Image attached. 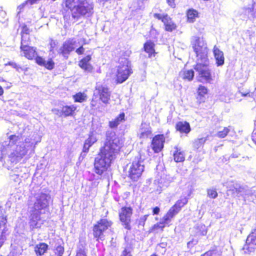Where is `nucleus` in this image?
<instances>
[{"label": "nucleus", "mask_w": 256, "mask_h": 256, "mask_svg": "<svg viewBox=\"0 0 256 256\" xmlns=\"http://www.w3.org/2000/svg\"><path fill=\"white\" fill-rule=\"evenodd\" d=\"M123 146V141L114 132L108 131L104 146L95 158L94 171L101 176L110 166Z\"/></svg>", "instance_id": "f257e3e1"}, {"label": "nucleus", "mask_w": 256, "mask_h": 256, "mask_svg": "<svg viewBox=\"0 0 256 256\" xmlns=\"http://www.w3.org/2000/svg\"><path fill=\"white\" fill-rule=\"evenodd\" d=\"M32 143L27 138L24 142L20 136L11 135L3 142H0V162L3 164H16L20 162L32 148Z\"/></svg>", "instance_id": "f03ea898"}, {"label": "nucleus", "mask_w": 256, "mask_h": 256, "mask_svg": "<svg viewBox=\"0 0 256 256\" xmlns=\"http://www.w3.org/2000/svg\"><path fill=\"white\" fill-rule=\"evenodd\" d=\"M191 43L196 56V64L194 66V69L197 72L196 78L201 82L211 83L213 78L208 67L206 44L203 39L196 36L192 37Z\"/></svg>", "instance_id": "7ed1b4c3"}, {"label": "nucleus", "mask_w": 256, "mask_h": 256, "mask_svg": "<svg viewBox=\"0 0 256 256\" xmlns=\"http://www.w3.org/2000/svg\"><path fill=\"white\" fill-rule=\"evenodd\" d=\"M66 7L70 10L72 16H89L92 13L93 5L87 0H66Z\"/></svg>", "instance_id": "20e7f679"}, {"label": "nucleus", "mask_w": 256, "mask_h": 256, "mask_svg": "<svg viewBox=\"0 0 256 256\" xmlns=\"http://www.w3.org/2000/svg\"><path fill=\"white\" fill-rule=\"evenodd\" d=\"M188 199L184 197L178 200L160 220V221L154 226V229L160 228L162 230L166 226L170 225V222L174 217L178 214L182 207L187 204Z\"/></svg>", "instance_id": "39448f33"}, {"label": "nucleus", "mask_w": 256, "mask_h": 256, "mask_svg": "<svg viewBox=\"0 0 256 256\" xmlns=\"http://www.w3.org/2000/svg\"><path fill=\"white\" fill-rule=\"evenodd\" d=\"M132 73V71L128 60L125 58H120L116 74L118 82L120 84L126 81Z\"/></svg>", "instance_id": "423d86ee"}, {"label": "nucleus", "mask_w": 256, "mask_h": 256, "mask_svg": "<svg viewBox=\"0 0 256 256\" xmlns=\"http://www.w3.org/2000/svg\"><path fill=\"white\" fill-rule=\"evenodd\" d=\"M34 198L35 201L32 210L44 214L48 207L50 196L41 192L36 194Z\"/></svg>", "instance_id": "0eeeda50"}, {"label": "nucleus", "mask_w": 256, "mask_h": 256, "mask_svg": "<svg viewBox=\"0 0 256 256\" xmlns=\"http://www.w3.org/2000/svg\"><path fill=\"white\" fill-rule=\"evenodd\" d=\"M144 170L143 161L140 158H136L130 166L128 177L133 181H137Z\"/></svg>", "instance_id": "6e6552de"}, {"label": "nucleus", "mask_w": 256, "mask_h": 256, "mask_svg": "<svg viewBox=\"0 0 256 256\" xmlns=\"http://www.w3.org/2000/svg\"><path fill=\"white\" fill-rule=\"evenodd\" d=\"M132 213V210L130 207H124L121 208L119 213V216L120 221L124 226L126 228L130 229V218Z\"/></svg>", "instance_id": "1a4fd4ad"}, {"label": "nucleus", "mask_w": 256, "mask_h": 256, "mask_svg": "<svg viewBox=\"0 0 256 256\" xmlns=\"http://www.w3.org/2000/svg\"><path fill=\"white\" fill-rule=\"evenodd\" d=\"M27 38V34H23L22 36L20 49L22 53L21 54V55L24 56L28 59L32 60L36 56V53L35 48L27 46V43L24 42V38Z\"/></svg>", "instance_id": "9d476101"}, {"label": "nucleus", "mask_w": 256, "mask_h": 256, "mask_svg": "<svg viewBox=\"0 0 256 256\" xmlns=\"http://www.w3.org/2000/svg\"><path fill=\"white\" fill-rule=\"evenodd\" d=\"M110 226V222L106 219L101 220L94 228V234L98 239L102 238L103 232Z\"/></svg>", "instance_id": "9b49d317"}, {"label": "nucleus", "mask_w": 256, "mask_h": 256, "mask_svg": "<svg viewBox=\"0 0 256 256\" xmlns=\"http://www.w3.org/2000/svg\"><path fill=\"white\" fill-rule=\"evenodd\" d=\"M238 14L242 18H256V0H252V6L241 8L238 11Z\"/></svg>", "instance_id": "f8f14e48"}, {"label": "nucleus", "mask_w": 256, "mask_h": 256, "mask_svg": "<svg viewBox=\"0 0 256 256\" xmlns=\"http://www.w3.org/2000/svg\"><path fill=\"white\" fill-rule=\"evenodd\" d=\"M94 92L99 96L100 100L104 104H108L110 99V92L108 88L101 84H97Z\"/></svg>", "instance_id": "ddd939ff"}, {"label": "nucleus", "mask_w": 256, "mask_h": 256, "mask_svg": "<svg viewBox=\"0 0 256 256\" xmlns=\"http://www.w3.org/2000/svg\"><path fill=\"white\" fill-rule=\"evenodd\" d=\"M76 44V40L74 38H69L66 40L62 46L60 48L59 52L63 56L68 58L70 53L74 50V46Z\"/></svg>", "instance_id": "4468645a"}, {"label": "nucleus", "mask_w": 256, "mask_h": 256, "mask_svg": "<svg viewBox=\"0 0 256 256\" xmlns=\"http://www.w3.org/2000/svg\"><path fill=\"white\" fill-rule=\"evenodd\" d=\"M42 214V213H39V212L31 210L29 222L31 230L40 228L44 224V220L42 219L40 216V214Z\"/></svg>", "instance_id": "2eb2a0df"}, {"label": "nucleus", "mask_w": 256, "mask_h": 256, "mask_svg": "<svg viewBox=\"0 0 256 256\" xmlns=\"http://www.w3.org/2000/svg\"><path fill=\"white\" fill-rule=\"evenodd\" d=\"M256 249V235L249 234L246 240L242 250L244 254H250Z\"/></svg>", "instance_id": "dca6fc26"}, {"label": "nucleus", "mask_w": 256, "mask_h": 256, "mask_svg": "<svg viewBox=\"0 0 256 256\" xmlns=\"http://www.w3.org/2000/svg\"><path fill=\"white\" fill-rule=\"evenodd\" d=\"M164 138L163 134L156 136L152 140V147L155 152H160L164 147Z\"/></svg>", "instance_id": "f3484780"}, {"label": "nucleus", "mask_w": 256, "mask_h": 256, "mask_svg": "<svg viewBox=\"0 0 256 256\" xmlns=\"http://www.w3.org/2000/svg\"><path fill=\"white\" fill-rule=\"evenodd\" d=\"M152 128L149 124L143 122L142 124L138 134V137L140 139L144 140L152 136Z\"/></svg>", "instance_id": "a211bd4d"}, {"label": "nucleus", "mask_w": 256, "mask_h": 256, "mask_svg": "<svg viewBox=\"0 0 256 256\" xmlns=\"http://www.w3.org/2000/svg\"><path fill=\"white\" fill-rule=\"evenodd\" d=\"M91 60V56L90 55L84 58L79 62L78 66L86 72H91L93 70V67L90 62Z\"/></svg>", "instance_id": "6ab92c4d"}, {"label": "nucleus", "mask_w": 256, "mask_h": 256, "mask_svg": "<svg viewBox=\"0 0 256 256\" xmlns=\"http://www.w3.org/2000/svg\"><path fill=\"white\" fill-rule=\"evenodd\" d=\"M214 54L216 60V64L217 66H219L224 65V53L216 46H214Z\"/></svg>", "instance_id": "aec40b11"}, {"label": "nucleus", "mask_w": 256, "mask_h": 256, "mask_svg": "<svg viewBox=\"0 0 256 256\" xmlns=\"http://www.w3.org/2000/svg\"><path fill=\"white\" fill-rule=\"evenodd\" d=\"M162 22L165 26V30L166 31L172 32L176 28V25L172 22L171 18L168 16H164Z\"/></svg>", "instance_id": "412c9836"}, {"label": "nucleus", "mask_w": 256, "mask_h": 256, "mask_svg": "<svg viewBox=\"0 0 256 256\" xmlns=\"http://www.w3.org/2000/svg\"><path fill=\"white\" fill-rule=\"evenodd\" d=\"M176 129L182 133L186 134L190 132V128L189 123L186 122H179L176 124Z\"/></svg>", "instance_id": "4be33fe9"}, {"label": "nucleus", "mask_w": 256, "mask_h": 256, "mask_svg": "<svg viewBox=\"0 0 256 256\" xmlns=\"http://www.w3.org/2000/svg\"><path fill=\"white\" fill-rule=\"evenodd\" d=\"M100 98H98L96 95V92H94V96L90 102V107L92 108L96 109L98 111L102 112V106L100 102Z\"/></svg>", "instance_id": "5701e85b"}, {"label": "nucleus", "mask_w": 256, "mask_h": 256, "mask_svg": "<svg viewBox=\"0 0 256 256\" xmlns=\"http://www.w3.org/2000/svg\"><path fill=\"white\" fill-rule=\"evenodd\" d=\"M175 151L174 154V160L178 162H182L184 160V154L181 148L178 146L174 148Z\"/></svg>", "instance_id": "b1692460"}, {"label": "nucleus", "mask_w": 256, "mask_h": 256, "mask_svg": "<svg viewBox=\"0 0 256 256\" xmlns=\"http://www.w3.org/2000/svg\"><path fill=\"white\" fill-rule=\"evenodd\" d=\"M124 113L122 112L114 120L109 122L110 127L112 128H116L118 125L124 121Z\"/></svg>", "instance_id": "393cba45"}, {"label": "nucleus", "mask_w": 256, "mask_h": 256, "mask_svg": "<svg viewBox=\"0 0 256 256\" xmlns=\"http://www.w3.org/2000/svg\"><path fill=\"white\" fill-rule=\"evenodd\" d=\"M48 248V244L44 242H42L34 246V252L37 256H42L46 252Z\"/></svg>", "instance_id": "a878e982"}, {"label": "nucleus", "mask_w": 256, "mask_h": 256, "mask_svg": "<svg viewBox=\"0 0 256 256\" xmlns=\"http://www.w3.org/2000/svg\"><path fill=\"white\" fill-rule=\"evenodd\" d=\"M180 76L184 80L191 81L194 76V71L192 70H184L180 72Z\"/></svg>", "instance_id": "bb28decb"}, {"label": "nucleus", "mask_w": 256, "mask_h": 256, "mask_svg": "<svg viewBox=\"0 0 256 256\" xmlns=\"http://www.w3.org/2000/svg\"><path fill=\"white\" fill-rule=\"evenodd\" d=\"M154 44L151 41L146 42L144 45V49L145 52L148 54V56L151 57L152 54L154 56Z\"/></svg>", "instance_id": "cd10ccee"}, {"label": "nucleus", "mask_w": 256, "mask_h": 256, "mask_svg": "<svg viewBox=\"0 0 256 256\" xmlns=\"http://www.w3.org/2000/svg\"><path fill=\"white\" fill-rule=\"evenodd\" d=\"M76 109V107L74 105L66 106L62 108V112L64 116H72Z\"/></svg>", "instance_id": "c85d7f7f"}, {"label": "nucleus", "mask_w": 256, "mask_h": 256, "mask_svg": "<svg viewBox=\"0 0 256 256\" xmlns=\"http://www.w3.org/2000/svg\"><path fill=\"white\" fill-rule=\"evenodd\" d=\"M230 130V126L220 128L216 134V136L220 138H224L229 133Z\"/></svg>", "instance_id": "c756f323"}, {"label": "nucleus", "mask_w": 256, "mask_h": 256, "mask_svg": "<svg viewBox=\"0 0 256 256\" xmlns=\"http://www.w3.org/2000/svg\"><path fill=\"white\" fill-rule=\"evenodd\" d=\"M196 232L198 236H205L207 234V228L205 225L200 224H198L196 227Z\"/></svg>", "instance_id": "7c9ffc66"}, {"label": "nucleus", "mask_w": 256, "mask_h": 256, "mask_svg": "<svg viewBox=\"0 0 256 256\" xmlns=\"http://www.w3.org/2000/svg\"><path fill=\"white\" fill-rule=\"evenodd\" d=\"M198 16V12L194 10H189L187 12L188 21L190 22H194L196 18Z\"/></svg>", "instance_id": "2f4dec72"}, {"label": "nucleus", "mask_w": 256, "mask_h": 256, "mask_svg": "<svg viewBox=\"0 0 256 256\" xmlns=\"http://www.w3.org/2000/svg\"><path fill=\"white\" fill-rule=\"evenodd\" d=\"M244 190V188L238 184L236 183L233 184L232 186H230L228 190L232 191L234 194L235 193L238 194L242 193Z\"/></svg>", "instance_id": "473e14b6"}, {"label": "nucleus", "mask_w": 256, "mask_h": 256, "mask_svg": "<svg viewBox=\"0 0 256 256\" xmlns=\"http://www.w3.org/2000/svg\"><path fill=\"white\" fill-rule=\"evenodd\" d=\"M75 102H82L87 99V96L84 93L78 92L73 96Z\"/></svg>", "instance_id": "72a5a7b5"}, {"label": "nucleus", "mask_w": 256, "mask_h": 256, "mask_svg": "<svg viewBox=\"0 0 256 256\" xmlns=\"http://www.w3.org/2000/svg\"><path fill=\"white\" fill-rule=\"evenodd\" d=\"M54 251L57 256H62L64 252V246L60 244H56Z\"/></svg>", "instance_id": "f704fd0d"}, {"label": "nucleus", "mask_w": 256, "mask_h": 256, "mask_svg": "<svg viewBox=\"0 0 256 256\" xmlns=\"http://www.w3.org/2000/svg\"><path fill=\"white\" fill-rule=\"evenodd\" d=\"M76 256H87L84 246L82 244H80L78 245Z\"/></svg>", "instance_id": "c9c22d12"}, {"label": "nucleus", "mask_w": 256, "mask_h": 256, "mask_svg": "<svg viewBox=\"0 0 256 256\" xmlns=\"http://www.w3.org/2000/svg\"><path fill=\"white\" fill-rule=\"evenodd\" d=\"M206 140V138H202L195 140L194 142V147L197 149L198 148L205 143Z\"/></svg>", "instance_id": "e433bc0d"}, {"label": "nucleus", "mask_w": 256, "mask_h": 256, "mask_svg": "<svg viewBox=\"0 0 256 256\" xmlns=\"http://www.w3.org/2000/svg\"><path fill=\"white\" fill-rule=\"evenodd\" d=\"M208 196L212 198H215L218 196V193L214 188H210L207 190Z\"/></svg>", "instance_id": "4c0bfd02"}, {"label": "nucleus", "mask_w": 256, "mask_h": 256, "mask_svg": "<svg viewBox=\"0 0 256 256\" xmlns=\"http://www.w3.org/2000/svg\"><path fill=\"white\" fill-rule=\"evenodd\" d=\"M10 178L12 180L15 182H19L20 181V174L18 172L15 173L12 172L10 173Z\"/></svg>", "instance_id": "58836bf2"}, {"label": "nucleus", "mask_w": 256, "mask_h": 256, "mask_svg": "<svg viewBox=\"0 0 256 256\" xmlns=\"http://www.w3.org/2000/svg\"><path fill=\"white\" fill-rule=\"evenodd\" d=\"M198 94L200 96H203L208 92L206 88L203 86H200L198 88Z\"/></svg>", "instance_id": "ea45409f"}, {"label": "nucleus", "mask_w": 256, "mask_h": 256, "mask_svg": "<svg viewBox=\"0 0 256 256\" xmlns=\"http://www.w3.org/2000/svg\"><path fill=\"white\" fill-rule=\"evenodd\" d=\"M97 140V138L95 136L94 134H90L89 136V138L86 140V142L92 146L94 143H95Z\"/></svg>", "instance_id": "a19ab883"}, {"label": "nucleus", "mask_w": 256, "mask_h": 256, "mask_svg": "<svg viewBox=\"0 0 256 256\" xmlns=\"http://www.w3.org/2000/svg\"><path fill=\"white\" fill-rule=\"evenodd\" d=\"M54 63L52 59H49L47 61L46 60L44 66L48 70H52L54 68Z\"/></svg>", "instance_id": "79ce46f5"}, {"label": "nucleus", "mask_w": 256, "mask_h": 256, "mask_svg": "<svg viewBox=\"0 0 256 256\" xmlns=\"http://www.w3.org/2000/svg\"><path fill=\"white\" fill-rule=\"evenodd\" d=\"M121 256H132L131 254V248L130 247H126L124 250Z\"/></svg>", "instance_id": "37998d69"}, {"label": "nucleus", "mask_w": 256, "mask_h": 256, "mask_svg": "<svg viewBox=\"0 0 256 256\" xmlns=\"http://www.w3.org/2000/svg\"><path fill=\"white\" fill-rule=\"evenodd\" d=\"M6 66H10L15 68L16 70H19L21 68L20 66L13 62H10L8 64H5Z\"/></svg>", "instance_id": "c03bdc74"}, {"label": "nucleus", "mask_w": 256, "mask_h": 256, "mask_svg": "<svg viewBox=\"0 0 256 256\" xmlns=\"http://www.w3.org/2000/svg\"><path fill=\"white\" fill-rule=\"evenodd\" d=\"M36 60L38 64L44 66L46 60L42 57L37 56L36 58Z\"/></svg>", "instance_id": "a18cd8bd"}, {"label": "nucleus", "mask_w": 256, "mask_h": 256, "mask_svg": "<svg viewBox=\"0 0 256 256\" xmlns=\"http://www.w3.org/2000/svg\"><path fill=\"white\" fill-rule=\"evenodd\" d=\"M91 146H92L88 144L85 142L83 147L82 152L84 153H87L88 152L89 148Z\"/></svg>", "instance_id": "49530a36"}, {"label": "nucleus", "mask_w": 256, "mask_h": 256, "mask_svg": "<svg viewBox=\"0 0 256 256\" xmlns=\"http://www.w3.org/2000/svg\"><path fill=\"white\" fill-rule=\"evenodd\" d=\"M23 34H27V36H28V38H24V40H24V42H26L27 39L29 38V36H28V29L26 28V26H24L23 28H22V36Z\"/></svg>", "instance_id": "de8ad7c7"}, {"label": "nucleus", "mask_w": 256, "mask_h": 256, "mask_svg": "<svg viewBox=\"0 0 256 256\" xmlns=\"http://www.w3.org/2000/svg\"><path fill=\"white\" fill-rule=\"evenodd\" d=\"M148 215H144L142 217L140 218V220L139 224L144 226V222L148 218Z\"/></svg>", "instance_id": "09e8293b"}, {"label": "nucleus", "mask_w": 256, "mask_h": 256, "mask_svg": "<svg viewBox=\"0 0 256 256\" xmlns=\"http://www.w3.org/2000/svg\"><path fill=\"white\" fill-rule=\"evenodd\" d=\"M84 48H83L82 46H80L79 48H77L76 50V52L78 54H84Z\"/></svg>", "instance_id": "8fccbe9b"}, {"label": "nucleus", "mask_w": 256, "mask_h": 256, "mask_svg": "<svg viewBox=\"0 0 256 256\" xmlns=\"http://www.w3.org/2000/svg\"><path fill=\"white\" fill-rule=\"evenodd\" d=\"M26 4H29V2H28V0H26L24 2L20 4L18 7V8L20 10H21Z\"/></svg>", "instance_id": "3c124183"}, {"label": "nucleus", "mask_w": 256, "mask_h": 256, "mask_svg": "<svg viewBox=\"0 0 256 256\" xmlns=\"http://www.w3.org/2000/svg\"><path fill=\"white\" fill-rule=\"evenodd\" d=\"M52 112L56 114H57V115H58L60 116L62 115V110H60L58 109H56V108H54V109H52Z\"/></svg>", "instance_id": "603ef678"}, {"label": "nucleus", "mask_w": 256, "mask_h": 256, "mask_svg": "<svg viewBox=\"0 0 256 256\" xmlns=\"http://www.w3.org/2000/svg\"><path fill=\"white\" fill-rule=\"evenodd\" d=\"M56 42L54 40H51L50 42V51H52V50L56 46Z\"/></svg>", "instance_id": "864d4df0"}, {"label": "nucleus", "mask_w": 256, "mask_h": 256, "mask_svg": "<svg viewBox=\"0 0 256 256\" xmlns=\"http://www.w3.org/2000/svg\"><path fill=\"white\" fill-rule=\"evenodd\" d=\"M160 209L158 207L156 206L153 208L152 213L153 214H158L160 212Z\"/></svg>", "instance_id": "5fc2aeb1"}, {"label": "nucleus", "mask_w": 256, "mask_h": 256, "mask_svg": "<svg viewBox=\"0 0 256 256\" xmlns=\"http://www.w3.org/2000/svg\"><path fill=\"white\" fill-rule=\"evenodd\" d=\"M174 1V0H167V2L171 7L174 8L175 6Z\"/></svg>", "instance_id": "6e6d98bb"}, {"label": "nucleus", "mask_w": 256, "mask_h": 256, "mask_svg": "<svg viewBox=\"0 0 256 256\" xmlns=\"http://www.w3.org/2000/svg\"><path fill=\"white\" fill-rule=\"evenodd\" d=\"M154 16L155 18H158V20H162V18L164 17V16H162L160 14H154Z\"/></svg>", "instance_id": "4d7b16f0"}, {"label": "nucleus", "mask_w": 256, "mask_h": 256, "mask_svg": "<svg viewBox=\"0 0 256 256\" xmlns=\"http://www.w3.org/2000/svg\"><path fill=\"white\" fill-rule=\"evenodd\" d=\"M252 141L256 144V132H252Z\"/></svg>", "instance_id": "13d9d810"}, {"label": "nucleus", "mask_w": 256, "mask_h": 256, "mask_svg": "<svg viewBox=\"0 0 256 256\" xmlns=\"http://www.w3.org/2000/svg\"><path fill=\"white\" fill-rule=\"evenodd\" d=\"M240 93L241 94L242 96H250L248 92H246V93H244V92H240Z\"/></svg>", "instance_id": "bf43d9fd"}, {"label": "nucleus", "mask_w": 256, "mask_h": 256, "mask_svg": "<svg viewBox=\"0 0 256 256\" xmlns=\"http://www.w3.org/2000/svg\"><path fill=\"white\" fill-rule=\"evenodd\" d=\"M0 13L1 15H2V16H4V17H5V16H6V13L2 11H2L0 12Z\"/></svg>", "instance_id": "052dcab7"}, {"label": "nucleus", "mask_w": 256, "mask_h": 256, "mask_svg": "<svg viewBox=\"0 0 256 256\" xmlns=\"http://www.w3.org/2000/svg\"><path fill=\"white\" fill-rule=\"evenodd\" d=\"M4 90L2 86H0V96L2 95L3 94Z\"/></svg>", "instance_id": "680f3d73"}, {"label": "nucleus", "mask_w": 256, "mask_h": 256, "mask_svg": "<svg viewBox=\"0 0 256 256\" xmlns=\"http://www.w3.org/2000/svg\"><path fill=\"white\" fill-rule=\"evenodd\" d=\"M98 182H94L93 183H92V186H96L98 184Z\"/></svg>", "instance_id": "e2e57ef3"}, {"label": "nucleus", "mask_w": 256, "mask_h": 256, "mask_svg": "<svg viewBox=\"0 0 256 256\" xmlns=\"http://www.w3.org/2000/svg\"><path fill=\"white\" fill-rule=\"evenodd\" d=\"M202 256H211L208 252H206Z\"/></svg>", "instance_id": "0e129e2a"}, {"label": "nucleus", "mask_w": 256, "mask_h": 256, "mask_svg": "<svg viewBox=\"0 0 256 256\" xmlns=\"http://www.w3.org/2000/svg\"><path fill=\"white\" fill-rule=\"evenodd\" d=\"M2 244H3V242L2 240H0V248L2 246Z\"/></svg>", "instance_id": "69168bd1"}, {"label": "nucleus", "mask_w": 256, "mask_h": 256, "mask_svg": "<svg viewBox=\"0 0 256 256\" xmlns=\"http://www.w3.org/2000/svg\"><path fill=\"white\" fill-rule=\"evenodd\" d=\"M192 243V242H189L188 243V246H190V244Z\"/></svg>", "instance_id": "338daca9"}, {"label": "nucleus", "mask_w": 256, "mask_h": 256, "mask_svg": "<svg viewBox=\"0 0 256 256\" xmlns=\"http://www.w3.org/2000/svg\"><path fill=\"white\" fill-rule=\"evenodd\" d=\"M152 256H156V254H152Z\"/></svg>", "instance_id": "774afa93"}]
</instances>
